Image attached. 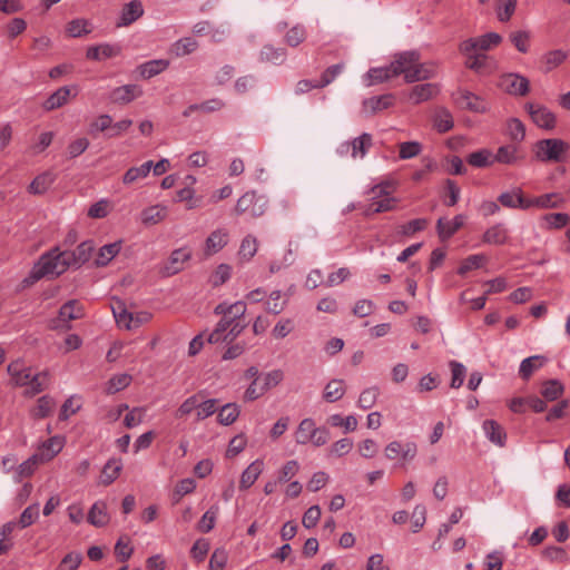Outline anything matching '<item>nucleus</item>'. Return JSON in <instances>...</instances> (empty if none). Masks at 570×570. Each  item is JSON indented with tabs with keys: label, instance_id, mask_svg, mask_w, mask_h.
<instances>
[{
	"label": "nucleus",
	"instance_id": "nucleus-1",
	"mask_svg": "<svg viewBox=\"0 0 570 570\" xmlns=\"http://www.w3.org/2000/svg\"><path fill=\"white\" fill-rule=\"evenodd\" d=\"M75 262V254L69 250L61 252L55 247L43 253L33 264L27 277L23 278V286H30L43 277H57L63 274Z\"/></svg>",
	"mask_w": 570,
	"mask_h": 570
},
{
	"label": "nucleus",
	"instance_id": "nucleus-2",
	"mask_svg": "<svg viewBox=\"0 0 570 570\" xmlns=\"http://www.w3.org/2000/svg\"><path fill=\"white\" fill-rule=\"evenodd\" d=\"M391 66L394 77L403 75L404 80L409 83L426 80L436 75L435 65L420 62V53L416 50L396 53L391 61Z\"/></svg>",
	"mask_w": 570,
	"mask_h": 570
},
{
	"label": "nucleus",
	"instance_id": "nucleus-3",
	"mask_svg": "<svg viewBox=\"0 0 570 570\" xmlns=\"http://www.w3.org/2000/svg\"><path fill=\"white\" fill-rule=\"evenodd\" d=\"M7 372L11 384L16 387H24L27 396H35L49 386V373L47 371L33 373L22 360L11 362Z\"/></svg>",
	"mask_w": 570,
	"mask_h": 570
},
{
	"label": "nucleus",
	"instance_id": "nucleus-4",
	"mask_svg": "<svg viewBox=\"0 0 570 570\" xmlns=\"http://www.w3.org/2000/svg\"><path fill=\"white\" fill-rule=\"evenodd\" d=\"M294 438L298 445L312 444L320 448L328 442L330 430L325 426H317L313 419L305 417L298 423Z\"/></svg>",
	"mask_w": 570,
	"mask_h": 570
},
{
	"label": "nucleus",
	"instance_id": "nucleus-5",
	"mask_svg": "<svg viewBox=\"0 0 570 570\" xmlns=\"http://www.w3.org/2000/svg\"><path fill=\"white\" fill-rule=\"evenodd\" d=\"M569 145L559 138L539 140L534 147L537 159L544 163H560L564 159Z\"/></svg>",
	"mask_w": 570,
	"mask_h": 570
},
{
	"label": "nucleus",
	"instance_id": "nucleus-6",
	"mask_svg": "<svg viewBox=\"0 0 570 570\" xmlns=\"http://www.w3.org/2000/svg\"><path fill=\"white\" fill-rule=\"evenodd\" d=\"M244 328L245 326L239 321L222 317L214 331L207 335L206 341L210 344H230L242 334Z\"/></svg>",
	"mask_w": 570,
	"mask_h": 570
},
{
	"label": "nucleus",
	"instance_id": "nucleus-7",
	"mask_svg": "<svg viewBox=\"0 0 570 570\" xmlns=\"http://www.w3.org/2000/svg\"><path fill=\"white\" fill-rule=\"evenodd\" d=\"M111 308L117 325L125 330L138 328L151 320V314L149 312H129L121 301H116Z\"/></svg>",
	"mask_w": 570,
	"mask_h": 570
},
{
	"label": "nucleus",
	"instance_id": "nucleus-8",
	"mask_svg": "<svg viewBox=\"0 0 570 570\" xmlns=\"http://www.w3.org/2000/svg\"><path fill=\"white\" fill-rule=\"evenodd\" d=\"M373 145V137L368 132H363L352 140L343 141L336 148V153L341 157L351 156L353 159H363Z\"/></svg>",
	"mask_w": 570,
	"mask_h": 570
},
{
	"label": "nucleus",
	"instance_id": "nucleus-9",
	"mask_svg": "<svg viewBox=\"0 0 570 570\" xmlns=\"http://www.w3.org/2000/svg\"><path fill=\"white\" fill-rule=\"evenodd\" d=\"M267 207V199L255 191H247L240 196L235 206L237 215L247 214L252 218L264 215Z\"/></svg>",
	"mask_w": 570,
	"mask_h": 570
},
{
	"label": "nucleus",
	"instance_id": "nucleus-10",
	"mask_svg": "<svg viewBox=\"0 0 570 570\" xmlns=\"http://www.w3.org/2000/svg\"><path fill=\"white\" fill-rule=\"evenodd\" d=\"M502 41V37L497 32H488L479 37H472L463 40L459 45L460 52H484L499 46Z\"/></svg>",
	"mask_w": 570,
	"mask_h": 570
},
{
	"label": "nucleus",
	"instance_id": "nucleus-11",
	"mask_svg": "<svg viewBox=\"0 0 570 570\" xmlns=\"http://www.w3.org/2000/svg\"><path fill=\"white\" fill-rule=\"evenodd\" d=\"M498 86L511 96L522 97L529 92L530 82L527 77L510 72L499 78Z\"/></svg>",
	"mask_w": 570,
	"mask_h": 570
},
{
	"label": "nucleus",
	"instance_id": "nucleus-12",
	"mask_svg": "<svg viewBox=\"0 0 570 570\" xmlns=\"http://www.w3.org/2000/svg\"><path fill=\"white\" fill-rule=\"evenodd\" d=\"M465 60L464 66L478 75H491L495 70V61L484 52H461Z\"/></svg>",
	"mask_w": 570,
	"mask_h": 570
},
{
	"label": "nucleus",
	"instance_id": "nucleus-13",
	"mask_svg": "<svg viewBox=\"0 0 570 570\" xmlns=\"http://www.w3.org/2000/svg\"><path fill=\"white\" fill-rule=\"evenodd\" d=\"M191 257V252L187 247L177 248L171 252L169 258L160 266L159 273L169 277L184 269L186 262Z\"/></svg>",
	"mask_w": 570,
	"mask_h": 570
},
{
	"label": "nucleus",
	"instance_id": "nucleus-14",
	"mask_svg": "<svg viewBox=\"0 0 570 570\" xmlns=\"http://www.w3.org/2000/svg\"><path fill=\"white\" fill-rule=\"evenodd\" d=\"M532 121L540 128L551 130L556 127V115L547 107L538 104L528 102L525 105Z\"/></svg>",
	"mask_w": 570,
	"mask_h": 570
},
{
	"label": "nucleus",
	"instance_id": "nucleus-15",
	"mask_svg": "<svg viewBox=\"0 0 570 570\" xmlns=\"http://www.w3.org/2000/svg\"><path fill=\"white\" fill-rule=\"evenodd\" d=\"M145 13L142 2L140 0H131L121 8L116 26L118 28L128 27L140 19Z\"/></svg>",
	"mask_w": 570,
	"mask_h": 570
},
{
	"label": "nucleus",
	"instance_id": "nucleus-16",
	"mask_svg": "<svg viewBox=\"0 0 570 570\" xmlns=\"http://www.w3.org/2000/svg\"><path fill=\"white\" fill-rule=\"evenodd\" d=\"M455 101L461 108L473 112L483 114L488 110L487 101L469 90H459L455 95Z\"/></svg>",
	"mask_w": 570,
	"mask_h": 570
},
{
	"label": "nucleus",
	"instance_id": "nucleus-17",
	"mask_svg": "<svg viewBox=\"0 0 570 570\" xmlns=\"http://www.w3.org/2000/svg\"><path fill=\"white\" fill-rule=\"evenodd\" d=\"M417 448L414 442H406L405 444L399 441H392L385 446V456L389 460L401 458L404 461L413 460L416 455Z\"/></svg>",
	"mask_w": 570,
	"mask_h": 570
},
{
	"label": "nucleus",
	"instance_id": "nucleus-18",
	"mask_svg": "<svg viewBox=\"0 0 570 570\" xmlns=\"http://www.w3.org/2000/svg\"><path fill=\"white\" fill-rule=\"evenodd\" d=\"M499 202L502 206L511 209H529V198L523 196V191L521 188H512L507 190L499 196Z\"/></svg>",
	"mask_w": 570,
	"mask_h": 570
},
{
	"label": "nucleus",
	"instance_id": "nucleus-19",
	"mask_svg": "<svg viewBox=\"0 0 570 570\" xmlns=\"http://www.w3.org/2000/svg\"><path fill=\"white\" fill-rule=\"evenodd\" d=\"M229 240V233L225 228H217L213 230L205 240L204 253L206 256H212L222 250Z\"/></svg>",
	"mask_w": 570,
	"mask_h": 570
},
{
	"label": "nucleus",
	"instance_id": "nucleus-20",
	"mask_svg": "<svg viewBox=\"0 0 570 570\" xmlns=\"http://www.w3.org/2000/svg\"><path fill=\"white\" fill-rule=\"evenodd\" d=\"M140 96H142V89L134 83L117 87L110 92V99L116 104H129Z\"/></svg>",
	"mask_w": 570,
	"mask_h": 570
},
{
	"label": "nucleus",
	"instance_id": "nucleus-21",
	"mask_svg": "<svg viewBox=\"0 0 570 570\" xmlns=\"http://www.w3.org/2000/svg\"><path fill=\"white\" fill-rule=\"evenodd\" d=\"M439 92L440 88L436 83L426 82L416 85L410 90L409 100L414 105H419L432 99Z\"/></svg>",
	"mask_w": 570,
	"mask_h": 570
},
{
	"label": "nucleus",
	"instance_id": "nucleus-22",
	"mask_svg": "<svg viewBox=\"0 0 570 570\" xmlns=\"http://www.w3.org/2000/svg\"><path fill=\"white\" fill-rule=\"evenodd\" d=\"M265 469L263 459L254 460L240 474L239 489L247 490L257 481Z\"/></svg>",
	"mask_w": 570,
	"mask_h": 570
},
{
	"label": "nucleus",
	"instance_id": "nucleus-23",
	"mask_svg": "<svg viewBox=\"0 0 570 570\" xmlns=\"http://www.w3.org/2000/svg\"><path fill=\"white\" fill-rule=\"evenodd\" d=\"M393 104L394 96L392 94H385L364 99L362 102V108L365 114L373 115L392 107Z\"/></svg>",
	"mask_w": 570,
	"mask_h": 570
},
{
	"label": "nucleus",
	"instance_id": "nucleus-24",
	"mask_svg": "<svg viewBox=\"0 0 570 570\" xmlns=\"http://www.w3.org/2000/svg\"><path fill=\"white\" fill-rule=\"evenodd\" d=\"M564 198L559 193H548L537 197L529 198V209H552L559 208L563 205Z\"/></svg>",
	"mask_w": 570,
	"mask_h": 570
},
{
	"label": "nucleus",
	"instance_id": "nucleus-25",
	"mask_svg": "<svg viewBox=\"0 0 570 570\" xmlns=\"http://www.w3.org/2000/svg\"><path fill=\"white\" fill-rule=\"evenodd\" d=\"M485 438L497 446L503 448L507 442L504 429L494 420H485L482 424Z\"/></svg>",
	"mask_w": 570,
	"mask_h": 570
},
{
	"label": "nucleus",
	"instance_id": "nucleus-26",
	"mask_svg": "<svg viewBox=\"0 0 570 570\" xmlns=\"http://www.w3.org/2000/svg\"><path fill=\"white\" fill-rule=\"evenodd\" d=\"M168 215V208L165 205L156 204L144 208L140 213V222L145 226H153L161 223Z\"/></svg>",
	"mask_w": 570,
	"mask_h": 570
},
{
	"label": "nucleus",
	"instance_id": "nucleus-27",
	"mask_svg": "<svg viewBox=\"0 0 570 570\" xmlns=\"http://www.w3.org/2000/svg\"><path fill=\"white\" fill-rule=\"evenodd\" d=\"M121 49L117 45L100 43L91 46L86 51V57L89 60L100 61L104 59L116 57L120 53Z\"/></svg>",
	"mask_w": 570,
	"mask_h": 570
},
{
	"label": "nucleus",
	"instance_id": "nucleus-28",
	"mask_svg": "<svg viewBox=\"0 0 570 570\" xmlns=\"http://www.w3.org/2000/svg\"><path fill=\"white\" fill-rule=\"evenodd\" d=\"M63 446H65V439L56 435V436L50 438L46 442H43V444L39 449V452L37 453V455L39 456L40 462L45 463V462L50 461L59 452H61Z\"/></svg>",
	"mask_w": 570,
	"mask_h": 570
},
{
	"label": "nucleus",
	"instance_id": "nucleus-29",
	"mask_svg": "<svg viewBox=\"0 0 570 570\" xmlns=\"http://www.w3.org/2000/svg\"><path fill=\"white\" fill-rule=\"evenodd\" d=\"M465 217L461 214L454 216L453 219L446 220L444 218H439L436 224L438 235L442 240H446L452 237L458 229H460L464 224Z\"/></svg>",
	"mask_w": 570,
	"mask_h": 570
},
{
	"label": "nucleus",
	"instance_id": "nucleus-30",
	"mask_svg": "<svg viewBox=\"0 0 570 570\" xmlns=\"http://www.w3.org/2000/svg\"><path fill=\"white\" fill-rule=\"evenodd\" d=\"M394 77L391 63L383 67H374L370 68L368 71L364 75V83L366 87H371L377 83H382L386 80H390Z\"/></svg>",
	"mask_w": 570,
	"mask_h": 570
},
{
	"label": "nucleus",
	"instance_id": "nucleus-31",
	"mask_svg": "<svg viewBox=\"0 0 570 570\" xmlns=\"http://www.w3.org/2000/svg\"><path fill=\"white\" fill-rule=\"evenodd\" d=\"M83 316V307L82 305L76 301L71 299L65 303L59 309L58 322H61L63 325L69 327L68 323L73 320L81 318Z\"/></svg>",
	"mask_w": 570,
	"mask_h": 570
},
{
	"label": "nucleus",
	"instance_id": "nucleus-32",
	"mask_svg": "<svg viewBox=\"0 0 570 570\" xmlns=\"http://www.w3.org/2000/svg\"><path fill=\"white\" fill-rule=\"evenodd\" d=\"M170 62L166 59H153L146 61L137 67L139 76L144 79H150L161 72H164Z\"/></svg>",
	"mask_w": 570,
	"mask_h": 570
},
{
	"label": "nucleus",
	"instance_id": "nucleus-33",
	"mask_svg": "<svg viewBox=\"0 0 570 570\" xmlns=\"http://www.w3.org/2000/svg\"><path fill=\"white\" fill-rule=\"evenodd\" d=\"M94 24L86 18H76L70 20L66 26V33L70 38H80L91 33Z\"/></svg>",
	"mask_w": 570,
	"mask_h": 570
},
{
	"label": "nucleus",
	"instance_id": "nucleus-34",
	"mask_svg": "<svg viewBox=\"0 0 570 570\" xmlns=\"http://www.w3.org/2000/svg\"><path fill=\"white\" fill-rule=\"evenodd\" d=\"M346 393V384L341 379H333L326 383L323 391V399L328 403L341 400Z\"/></svg>",
	"mask_w": 570,
	"mask_h": 570
},
{
	"label": "nucleus",
	"instance_id": "nucleus-35",
	"mask_svg": "<svg viewBox=\"0 0 570 570\" xmlns=\"http://www.w3.org/2000/svg\"><path fill=\"white\" fill-rule=\"evenodd\" d=\"M568 57L567 51L562 49L550 50L541 57V63L544 72H550L562 65Z\"/></svg>",
	"mask_w": 570,
	"mask_h": 570
},
{
	"label": "nucleus",
	"instance_id": "nucleus-36",
	"mask_svg": "<svg viewBox=\"0 0 570 570\" xmlns=\"http://www.w3.org/2000/svg\"><path fill=\"white\" fill-rule=\"evenodd\" d=\"M108 521L107 504L102 501L95 502L89 510L88 522L95 527H104Z\"/></svg>",
	"mask_w": 570,
	"mask_h": 570
},
{
	"label": "nucleus",
	"instance_id": "nucleus-37",
	"mask_svg": "<svg viewBox=\"0 0 570 570\" xmlns=\"http://www.w3.org/2000/svg\"><path fill=\"white\" fill-rule=\"evenodd\" d=\"M153 161L148 160L137 167H130L122 176L124 185H131L140 179H145L151 171Z\"/></svg>",
	"mask_w": 570,
	"mask_h": 570
},
{
	"label": "nucleus",
	"instance_id": "nucleus-38",
	"mask_svg": "<svg viewBox=\"0 0 570 570\" xmlns=\"http://www.w3.org/2000/svg\"><path fill=\"white\" fill-rule=\"evenodd\" d=\"M70 96V89L67 86L60 87L53 94H51L43 102L42 107L45 110L50 111L58 109L68 102Z\"/></svg>",
	"mask_w": 570,
	"mask_h": 570
},
{
	"label": "nucleus",
	"instance_id": "nucleus-39",
	"mask_svg": "<svg viewBox=\"0 0 570 570\" xmlns=\"http://www.w3.org/2000/svg\"><path fill=\"white\" fill-rule=\"evenodd\" d=\"M547 362L543 355H533L522 360L519 374L523 380H528L534 371L541 368Z\"/></svg>",
	"mask_w": 570,
	"mask_h": 570
},
{
	"label": "nucleus",
	"instance_id": "nucleus-40",
	"mask_svg": "<svg viewBox=\"0 0 570 570\" xmlns=\"http://www.w3.org/2000/svg\"><path fill=\"white\" fill-rule=\"evenodd\" d=\"M121 469L122 462L120 459L112 458L108 460L101 471L100 482L105 485L111 484L119 476Z\"/></svg>",
	"mask_w": 570,
	"mask_h": 570
},
{
	"label": "nucleus",
	"instance_id": "nucleus-41",
	"mask_svg": "<svg viewBox=\"0 0 570 570\" xmlns=\"http://www.w3.org/2000/svg\"><path fill=\"white\" fill-rule=\"evenodd\" d=\"M56 180V176L51 171H45L38 175L29 185V193L40 195L46 193L53 181Z\"/></svg>",
	"mask_w": 570,
	"mask_h": 570
},
{
	"label": "nucleus",
	"instance_id": "nucleus-42",
	"mask_svg": "<svg viewBox=\"0 0 570 570\" xmlns=\"http://www.w3.org/2000/svg\"><path fill=\"white\" fill-rule=\"evenodd\" d=\"M56 406L55 400L49 395H42L38 399L35 407L30 410V416L39 420L47 417Z\"/></svg>",
	"mask_w": 570,
	"mask_h": 570
},
{
	"label": "nucleus",
	"instance_id": "nucleus-43",
	"mask_svg": "<svg viewBox=\"0 0 570 570\" xmlns=\"http://www.w3.org/2000/svg\"><path fill=\"white\" fill-rule=\"evenodd\" d=\"M433 126L439 132H446L454 126L451 112L445 108H439L433 115Z\"/></svg>",
	"mask_w": 570,
	"mask_h": 570
},
{
	"label": "nucleus",
	"instance_id": "nucleus-44",
	"mask_svg": "<svg viewBox=\"0 0 570 570\" xmlns=\"http://www.w3.org/2000/svg\"><path fill=\"white\" fill-rule=\"evenodd\" d=\"M121 249V240L104 245L96 257L97 266H106Z\"/></svg>",
	"mask_w": 570,
	"mask_h": 570
},
{
	"label": "nucleus",
	"instance_id": "nucleus-45",
	"mask_svg": "<svg viewBox=\"0 0 570 570\" xmlns=\"http://www.w3.org/2000/svg\"><path fill=\"white\" fill-rule=\"evenodd\" d=\"M466 161L471 166L476 167V168L489 167L494 163L492 151L487 148L479 149L476 151L471 153L468 156Z\"/></svg>",
	"mask_w": 570,
	"mask_h": 570
},
{
	"label": "nucleus",
	"instance_id": "nucleus-46",
	"mask_svg": "<svg viewBox=\"0 0 570 570\" xmlns=\"http://www.w3.org/2000/svg\"><path fill=\"white\" fill-rule=\"evenodd\" d=\"M198 48V42L193 37H184L171 45L170 51L176 57H183L194 52Z\"/></svg>",
	"mask_w": 570,
	"mask_h": 570
},
{
	"label": "nucleus",
	"instance_id": "nucleus-47",
	"mask_svg": "<svg viewBox=\"0 0 570 570\" xmlns=\"http://www.w3.org/2000/svg\"><path fill=\"white\" fill-rule=\"evenodd\" d=\"M508 239V232L502 224H497L485 230L483 242L491 245H502Z\"/></svg>",
	"mask_w": 570,
	"mask_h": 570
},
{
	"label": "nucleus",
	"instance_id": "nucleus-48",
	"mask_svg": "<svg viewBox=\"0 0 570 570\" xmlns=\"http://www.w3.org/2000/svg\"><path fill=\"white\" fill-rule=\"evenodd\" d=\"M287 302H288L287 298H283L282 291H279V289L272 291L268 296V299L265 302V309L268 313H272L275 315L281 314L285 309Z\"/></svg>",
	"mask_w": 570,
	"mask_h": 570
},
{
	"label": "nucleus",
	"instance_id": "nucleus-49",
	"mask_svg": "<svg viewBox=\"0 0 570 570\" xmlns=\"http://www.w3.org/2000/svg\"><path fill=\"white\" fill-rule=\"evenodd\" d=\"M131 375L119 373L111 376L106 383L105 391L107 394H115L125 390L131 383Z\"/></svg>",
	"mask_w": 570,
	"mask_h": 570
},
{
	"label": "nucleus",
	"instance_id": "nucleus-50",
	"mask_svg": "<svg viewBox=\"0 0 570 570\" xmlns=\"http://www.w3.org/2000/svg\"><path fill=\"white\" fill-rule=\"evenodd\" d=\"M258 243L256 237L247 235L242 239L238 256L245 262H249L257 253Z\"/></svg>",
	"mask_w": 570,
	"mask_h": 570
},
{
	"label": "nucleus",
	"instance_id": "nucleus-51",
	"mask_svg": "<svg viewBox=\"0 0 570 570\" xmlns=\"http://www.w3.org/2000/svg\"><path fill=\"white\" fill-rule=\"evenodd\" d=\"M239 406L235 403H227L218 411L217 420L222 425L233 424L239 416Z\"/></svg>",
	"mask_w": 570,
	"mask_h": 570
},
{
	"label": "nucleus",
	"instance_id": "nucleus-52",
	"mask_svg": "<svg viewBox=\"0 0 570 570\" xmlns=\"http://www.w3.org/2000/svg\"><path fill=\"white\" fill-rule=\"evenodd\" d=\"M487 262L488 258L484 254L470 255L461 262V265L458 268V274L463 276L470 271L481 268Z\"/></svg>",
	"mask_w": 570,
	"mask_h": 570
},
{
	"label": "nucleus",
	"instance_id": "nucleus-53",
	"mask_svg": "<svg viewBox=\"0 0 570 570\" xmlns=\"http://www.w3.org/2000/svg\"><path fill=\"white\" fill-rule=\"evenodd\" d=\"M217 411H218V407H217L216 399L203 400L202 394H199L197 409H196V420L197 421H203V420L212 416Z\"/></svg>",
	"mask_w": 570,
	"mask_h": 570
},
{
	"label": "nucleus",
	"instance_id": "nucleus-54",
	"mask_svg": "<svg viewBox=\"0 0 570 570\" xmlns=\"http://www.w3.org/2000/svg\"><path fill=\"white\" fill-rule=\"evenodd\" d=\"M299 471V463L297 460L286 461L278 470L277 478L278 484L289 482Z\"/></svg>",
	"mask_w": 570,
	"mask_h": 570
},
{
	"label": "nucleus",
	"instance_id": "nucleus-55",
	"mask_svg": "<svg viewBox=\"0 0 570 570\" xmlns=\"http://www.w3.org/2000/svg\"><path fill=\"white\" fill-rule=\"evenodd\" d=\"M218 513L219 507L217 504L212 505L199 520L198 530L203 533L210 532L216 524Z\"/></svg>",
	"mask_w": 570,
	"mask_h": 570
},
{
	"label": "nucleus",
	"instance_id": "nucleus-56",
	"mask_svg": "<svg viewBox=\"0 0 570 570\" xmlns=\"http://www.w3.org/2000/svg\"><path fill=\"white\" fill-rule=\"evenodd\" d=\"M494 163L511 165L518 160V149L513 145L501 146L493 155Z\"/></svg>",
	"mask_w": 570,
	"mask_h": 570
},
{
	"label": "nucleus",
	"instance_id": "nucleus-57",
	"mask_svg": "<svg viewBox=\"0 0 570 570\" xmlns=\"http://www.w3.org/2000/svg\"><path fill=\"white\" fill-rule=\"evenodd\" d=\"M286 58V52L283 48H274L273 46H265L261 51V60L272 62L274 65L282 63Z\"/></svg>",
	"mask_w": 570,
	"mask_h": 570
},
{
	"label": "nucleus",
	"instance_id": "nucleus-58",
	"mask_svg": "<svg viewBox=\"0 0 570 570\" xmlns=\"http://www.w3.org/2000/svg\"><path fill=\"white\" fill-rule=\"evenodd\" d=\"M328 423L335 428H343L345 432H353L357 428V419L354 415L343 417L341 414H332L328 417Z\"/></svg>",
	"mask_w": 570,
	"mask_h": 570
},
{
	"label": "nucleus",
	"instance_id": "nucleus-59",
	"mask_svg": "<svg viewBox=\"0 0 570 570\" xmlns=\"http://www.w3.org/2000/svg\"><path fill=\"white\" fill-rule=\"evenodd\" d=\"M531 33L527 30H518L510 35V40L515 49L521 53H527L530 49Z\"/></svg>",
	"mask_w": 570,
	"mask_h": 570
},
{
	"label": "nucleus",
	"instance_id": "nucleus-60",
	"mask_svg": "<svg viewBox=\"0 0 570 570\" xmlns=\"http://www.w3.org/2000/svg\"><path fill=\"white\" fill-rule=\"evenodd\" d=\"M422 151V145L419 141H404L399 145L400 159L406 160L416 157Z\"/></svg>",
	"mask_w": 570,
	"mask_h": 570
},
{
	"label": "nucleus",
	"instance_id": "nucleus-61",
	"mask_svg": "<svg viewBox=\"0 0 570 570\" xmlns=\"http://www.w3.org/2000/svg\"><path fill=\"white\" fill-rule=\"evenodd\" d=\"M396 199L394 197H371V204L368 210L372 213H383L392 210L394 208Z\"/></svg>",
	"mask_w": 570,
	"mask_h": 570
},
{
	"label": "nucleus",
	"instance_id": "nucleus-62",
	"mask_svg": "<svg viewBox=\"0 0 570 570\" xmlns=\"http://www.w3.org/2000/svg\"><path fill=\"white\" fill-rule=\"evenodd\" d=\"M377 396V387H367L361 392L357 400V406L361 407L362 410H368L375 404Z\"/></svg>",
	"mask_w": 570,
	"mask_h": 570
},
{
	"label": "nucleus",
	"instance_id": "nucleus-63",
	"mask_svg": "<svg viewBox=\"0 0 570 570\" xmlns=\"http://www.w3.org/2000/svg\"><path fill=\"white\" fill-rule=\"evenodd\" d=\"M541 393L547 401H556L562 395L563 385L557 380L548 381Z\"/></svg>",
	"mask_w": 570,
	"mask_h": 570
},
{
	"label": "nucleus",
	"instance_id": "nucleus-64",
	"mask_svg": "<svg viewBox=\"0 0 570 570\" xmlns=\"http://www.w3.org/2000/svg\"><path fill=\"white\" fill-rule=\"evenodd\" d=\"M82 561V554L80 552H69L60 561L57 570H77Z\"/></svg>",
	"mask_w": 570,
	"mask_h": 570
}]
</instances>
